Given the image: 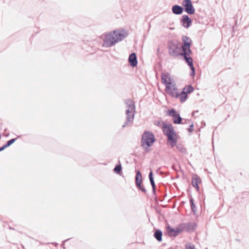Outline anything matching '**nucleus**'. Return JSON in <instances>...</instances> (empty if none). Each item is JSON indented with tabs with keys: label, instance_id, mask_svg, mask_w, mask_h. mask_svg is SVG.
<instances>
[{
	"label": "nucleus",
	"instance_id": "f257e3e1",
	"mask_svg": "<svg viewBox=\"0 0 249 249\" xmlns=\"http://www.w3.org/2000/svg\"><path fill=\"white\" fill-rule=\"evenodd\" d=\"M162 131L165 135L167 137V142L172 147L176 146L178 151L182 153H186V149L181 144L177 143V134L175 131L171 124H167L164 122L162 123Z\"/></svg>",
	"mask_w": 249,
	"mask_h": 249
},
{
	"label": "nucleus",
	"instance_id": "f03ea898",
	"mask_svg": "<svg viewBox=\"0 0 249 249\" xmlns=\"http://www.w3.org/2000/svg\"><path fill=\"white\" fill-rule=\"evenodd\" d=\"M167 47L169 54L173 57H178L180 56L184 60H185V54L181 50L180 43L177 40H171L168 42Z\"/></svg>",
	"mask_w": 249,
	"mask_h": 249
},
{
	"label": "nucleus",
	"instance_id": "7ed1b4c3",
	"mask_svg": "<svg viewBox=\"0 0 249 249\" xmlns=\"http://www.w3.org/2000/svg\"><path fill=\"white\" fill-rule=\"evenodd\" d=\"M161 78L162 83L165 86L166 93H174V91L177 89V87L170 74L168 72L162 73Z\"/></svg>",
	"mask_w": 249,
	"mask_h": 249
},
{
	"label": "nucleus",
	"instance_id": "20e7f679",
	"mask_svg": "<svg viewBox=\"0 0 249 249\" xmlns=\"http://www.w3.org/2000/svg\"><path fill=\"white\" fill-rule=\"evenodd\" d=\"M156 141L154 134L149 131H145L143 133L142 140L141 143L143 149L148 152L149 151L148 147Z\"/></svg>",
	"mask_w": 249,
	"mask_h": 249
},
{
	"label": "nucleus",
	"instance_id": "39448f33",
	"mask_svg": "<svg viewBox=\"0 0 249 249\" xmlns=\"http://www.w3.org/2000/svg\"><path fill=\"white\" fill-rule=\"evenodd\" d=\"M182 44H180V46L181 48V50L185 54V59L191 58L190 54L192 53V51L191 50L192 40L189 37L183 36L182 37Z\"/></svg>",
	"mask_w": 249,
	"mask_h": 249
},
{
	"label": "nucleus",
	"instance_id": "423d86ee",
	"mask_svg": "<svg viewBox=\"0 0 249 249\" xmlns=\"http://www.w3.org/2000/svg\"><path fill=\"white\" fill-rule=\"evenodd\" d=\"M116 43V40H115V36H114L111 32L105 35L102 44L103 47L109 48L114 46Z\"/></svg>",
	"mask_w": 249,
	"mask_h": 249
},
{
	"label": "nucleus",
	"instance_id": "0eeeda50",
	"mask_svg": "<svg viewBox=\"0 0 249 249\" xmlns=\"http://www.w3.org/2000/svg\"><path fill=\"white\" fill-rule=\"evenodd\" d=\"M182 8L184 11L189 15H193L195 13V9L191 0H183L182 2Z\"/></svg>",
	"mask_w": 249,
	"mask_h": 249
},
{
	"label": "nucleus",
	"instance_id": "6e6552de",
	"mask_svg": "<svg viewBox=\"0 0 249 249\" xmlns=\"http://www.w3.org/2000/svg\"><path fill=\"white\" fill-rule=\"evenodd\" d=\"M167 115L172 117L173 122L175 124H181L182 119L175 109L172 108L169 110L167 112Z\"/></svg>",
	"mask_w": 249,
	"mask_h": 249
},
{
	"label": "nucleus",
	"instance_id": "1a4fd4ad",
	"mask_svg": "<svg viewBox=\"0 0 249 249\" xmlns=\"http://www.w3.org/2000/svg\"><path fill=\"white\" fill-rule=\"evenodd\" d=\"M180 23L185 28H189L192 23V20L188 15H183L180 18Z\"/></svg>",
	"mask_w": 249,
	"mask_h": 249
},
{
	"label": "nucleus",
	"instance_id": "9d476101",
	"mask_svg": "<svg viewBox=\"0 0 249 249\" xmlns=\"http://www.w3.org/2000/svg\"><path fill=\"white\" fill-rule=\"evenodd\" d=\"M166 231L170 237H176L180 233L177 227L176 228H173L170 226L167 227Z\"/></svg>",
	"mask_w": 249,
	"mask_h": 249
},
{
	"label": "nucleus",
	"instance_id": "9b49d317",
	"mask_svg": "<svg viewBox=\"0 0 249 249\" xmlns=\"http://www.w3.org/2000/svg\"><path fill=\"white\" fill-rule=\"evenodd\" d=\"M128 62L130 65L132 67L137 66L138 61L136 53H131L128 57Z\"/></svg>",
	"mask_w": 249,
	"mask_h": 249
},
{
	"label": "nucleus",
	"instance_id": "f8f14e48",
	"mask_svg": "<svg viewBox=\"0 0 249 249\" xmlns=\"http://www.w3.org/2000/svg\"><path fill=\"white\" fill-rule=\"evenodd\" d=\"M184 61L186 64H187L188 66L191 69V72L190 74V76L192 77L194 76L195 75L196 70L193 64V59L192 57L186 58Z\"/></svg>",
	"mask_w": 249,
	"mask_h": 249
},
{
	"label": "nucleus",
	"instance_id": "ddd939ff",
	"mask_svg": "<svg viewBox=\"0 0 249 249\" xmlns=\"http://www.w3.org/2000/svg\"><path fill=\"white\" fill-rule=\"evenodd\" d=\"M194 90L193 87L191 85H188L183 88L181 91H178V89L177 88L176 91H174V93H180V94H188L192 92Z\"/></svg>",
	"mask_w": 249,
	"mask_h": 249
},
{
	"label": "nucleus",
	"instance_id": "4468645a",
	"mask_svg": "<svg viewBox=\"0 0 249 249\" xmlns=\"http://www.w3.org/2000/svg\"><path fill=\"white\" fill-rule=\"evenodd\" d=\"M111 32L114 36H115V39L116 40L117 43L119 41L123 40L126 36L124 34L117 30H114L111 31Z\"/></svg>",
	"mask_w": 249,
	"mask_h": 249
},
{
	"label": "nucleus",
	"instance_id": "2eb2a0df",
	"mask_svg": "<svg viewBox=\"0 0 249 249\" xmlns=\"http://www.w3.org/2000/svg\"><path fill=\"white\" fill-rule=\"evenodd\" d=\"M172 11L173 13L175 15H178L181 14L183 13L184 11V8H182V6L180 5L175 4L172 6Z\"/></svg>",
	"mask_w": 249,
	"mask_h": 249
},
{
	"label": "nucleus",
	"instance_id": "dca6fc26",
	"mask_svg": "<svg viewBox=\"0 0 249 249\" xmlns=\"http://www.w3.org/2000/svg\"><path fill=\"white\" fill-rule=\"evenodd\" d=\"M200 178L196 175H193L192 178L191 184L192 186L196 189L197 191H199V188L198 187V183Z\"/></svg>",
	"mask_w": 249,
	"mask_h": 249
},
{
	"label": "nucleus",
	"instance_id": "f3484780",
	"mask_svg": "<svg viewBox=\"0 0 249 249\" xmlns=\"http://www.w3.org/2000/svg\"><path fill=\"white\" fill-rule=\"evenodd\" d=\"M135 109H133V107H132L130 108H128L126 110V120H127L128 122H133L134 116L133 111Z\"/></svg>",
	"mask_w": 249,
	"mask_h": 249
},
{
	"label": "nucleus",
	"instance_id": "a211bd4d",
	"mask_svg": "<svg viewBox=\"0 0 249 249\" xmlns=\"http://www.w3.org/2000/svg\"><path fill=\"white\" fill-rule=\"evenodd\" d=\"M142 183V175L140 171H137L135 176V184L137 187H140Z\"/></svg>",
	"mask_w": 249,
	"mask_h": 249
},
{
	"label": "nucleus",
	"instance_id": "6ab92c4d",
	"mask_svg": "<svg viewBox=\"0 0 249 249\" xmlns=\"http://www.w3.org/2000/svg\"><path fill=\"white\" fill-rule=\"evenodd\" d=\"M196 227V224L195 222L186 223V231L193 232Z\"/></svg>",
	"mask_w": 249,
	"mask_h": 249
},
{
	"label": "nucleus",
	"instance_id": "aec40b11",
	"mask_svg": "<svg viewBox=\"0 0 249 249\" xmlns=\"http://www.w3.org/2000/svg\"><path fill=\"white\" fill-rule=\"evenodd\" d=\"M154 236L159 242L161 241L162 236V231L159 229L156 230L154 232Z\"/></svg>",
	"mask_w": 249,
	"mask_h": 249
},
{
	"label": "nucleus",
	"instance_id": "412c9836",
	"mask_svg": "<svg viewBox=\"0 0 249 249\" xmlns=\"http://www.w3.org/2000/svg\"><path fill=\"white\" fill-rule=\"evenodd\" d=\"M172 97H175L176 98H178L180 97V100L181 102H185L187 97L188 94H170Z\"/></svg>",
	"mask_w": 249,
	"mask_h": 249
},
{
	"label": "nucleus",
	"instance_id": "4be33fe9",
	"mask_svg": "<svg viewBox=\"0 0 249 249\" xmlns=\"http://www.w3.org/2000/svg\"><path fill=\"white\" fill-rule=\"evenodd\" d=\"M122 167L121 164H117L113 169V171L116 174L121 175L122 173Z\"/></svg>",
	"mask_w": 249,
	"mask_h": 249
},
{
	"label": "nucleus",
	"instance_id": "5701e85b",
	"mask_svg": "<svg viewBox=\"0 0 249 249\" xmlns=\"http://www.w3.org/2000/svg\"><path fill=\"white\" fill-rule=\"evenodd\" d=\"M148 177H149V179L151 185L152 186V187L154 188L155 185H156V184H155V183L154 181L153 174V172L152 171V170L150 171V172L149 174V175H148Z\"/></svg>",
	"mask_w": 249,
	"mask_h": 249
},
{
	"label": "nucleus",
	"instance_id": "b1692460",
	"mask_svg": "<svg viewBox=\"0 0 249 249\" xmlns=\"http://www.w3.org/2000/svg\"><path fill=\"white\" fill-rule=\"evenodd\" d=\"M125 103L127 106L128 108H130L133 107V109H135V107L133 100L131 99L126 100H125Z\"/></svg>",
	"mask_w": 249,
	"mask_h": 249
},
{
	"label": "nucleus",
	"instance_id": "393cba45",
	"mask_svg": "<svg viewBox=\"0 0 249 249\" xmlns=\"http://www.w3.org/2000/svg\"><path fill=\"white\" fill-rule=\"evenodd\" d=\"M179 232L183 231H186V223H183L179 224L177 227Z\"/></svg>",
	"mask_w": 249,
	"mask_h": 249
},
{
	"label": "nucleus",
	"instance_id": "a878e982",
	"mask_svg": "<svg viewBox=\"0 0 249 249\" xmlns=\"http://www.w3.org/2000/svg\"><path fill=\"white\" fill-rule=\"evenodd\" d=\"M190 206H191V209L194 213H195L196 211V207L194 204L193 198H192L191 199H190Z\"/></svg>",
	"mask_w": 249,
	"mask_h": 249
},
{
	"label": "nucleus",
	"instance_id": "bb28decb",
	"mask_svg": "<svg viewBox=\"0 0 249 249\" xmlns=\"http://www.w3.org/2000/svg\"><path fill=\"white\" fill-rule=\"evenodd\" d=\"M17 138L12 139L9 141H8L5 144H4L7 147L10 146L11 144H12L17 140Z\"/></svg>",
	"mask_w": 249,
	"mask_h": 249
},
{
	"label": "nucleus",
	"instance_id": "cd10ccee",
	"mask_svg": "<svg viewBox=\"0 0 249 249\" xmlns=\"http://www.w3.org/2000/svg\"><path fill=\"white\" fill-rule=\"evenodd\" d=\"M138 188H139L142 192L143 193H146V190L143 187V186L142 185V184H140V187H137Z\"/></svg>",
	"mask_w": 249,
	"mask_h": 249
},
{
	"label": "nucleus",
	"instance_id": "c85d7f7f",
	"mask_svg": "<svg viewBox=\"0 0 249 249\" xmlns=\"http://www.w3.org/2000/svg\"><path fill=\"white\" fill-rule=\"evenodd\" d=\"M186 249H195V246L186 244L185 246Z\"/></svg>",
	"mask_w": 249,
	"mask_h": 249
},
{
	"label": "nucleus",
	"instance_id": "c756f323",
	"mask_svg": "<svg viewBox=\"0 0 249 249\" xmlns=\"http://www.w3.org/2000/svg\"><path fill=\"white\" fill-rule=\"evenodd\" d=\"M193 127H194V124H192L190 125V127L188 128V131L189 132H192L193 131Z\"/></svg>",
	"mask_w": 249,
	"mask_h": 249
},
{
	"label": "nucleus",
	"instance_id": "7c9ffc66",
	"mask_svg": "<svg viewBox=\"0 0 249 249\" xmlns=\"http://www.w3.org/2000/svg\"><path fill=\"white\" fill-rule=\"evenodd\" d=\"M132 122H128L127 120L125 122V123L124 124L122 125V127L124 128L126 126L128 125L129 123H132Z\"/></svg>",
	"mask_w": 249,
	"mask_h": 249
},
{
	"label": "nucleus",
	"instance_id": "2f4dec72",
	"mask_svg": "<svg viewBox=\"0 0 249 249\" xmlns=\"http://www.w3.org/2000/svg\"><path fill=\"white\" fill-rule=\"evenodd\" d=\"M70 239V238H69V239H66V240H64V241H63L62 244H61V246H62V247H63V248L64 249H65V246H64V243H65V242H67L68 241H69Z\"/></svg>",
	"mask_w": 249,
	"mask_h": 249
},
{
	"label": "nucleus",
	"instance_id": "473e14b6",
	"mask_svg": "<svg viewBox=\"0 0 249 249\" xmlns=\"http://www.w3.org/2000/svg\"><path fill=\"white\" fill-rule=\"evenodd\" d=\"M6 148H7V147L6 146V145L5 144H4L3 146H2L1 147H0V151H3V150H4Z\"/></svg>",
	"mask_w": 249,
	"mask_h": 249
},
{
	"label": "nucleus",
	"instance_id": "72a5a7b5",
	"mask_svg": "<svg viewBox=\"0 0 249 249\" xmlns=\"http://www.w3.org/2000/svg\"><path fill=\"white\" fill-rule=\"evenodd\" d=\"M152 188L153 193L154 194H156V185H155L154 188H153V187H152Z\"/></svg>",
	"mask_w": 249,
	"mask_h": 249
},
{
	"label": "nucleus",
	"instance_id": "f704fd0d",
	"mask_svg": "<svg viewBox=\"0 0 249 249\" xmlns=\"http://www.w3.org/2000/svg\"><path fill=\"white\" fill-rule=\"evenodd\" d=\"M198 111V110H196V111H194L192 113V115H194L196 112H197Z\"/></svg>",
	"mask_w": 249,
	"mask_h": 249
},
{
	"label": "nucleus",
	"instance_id": "c9c22d12",
	"mask_svg": "<svg viewBox=\"0 0 249 249\" xmlns=\"http://www.w3.org/2000/svg\"><path fill=\"white\" fill-rule=\"evenodd\" d=\"M53 244H54L55 246H57L58 245V244L56 243H53Z\"/></svg>",
	"mask_w": 249,
	"mask_h": 249
},
{
	"label": "nucleus",
	"instance_id": "e433bc0d",
	"mask_svg": "<svg viewBox=\"0 0 249 249\" xmlns=\"http://www.w3.org/2000/svg\"><path fill=\"white\" fill-rule=\"evenodd\" d=\"M159 49H158L157 52H159Z\"/></svg>",
	"mask_w": 249,
	"mask_h": 249
}]
</instances>
